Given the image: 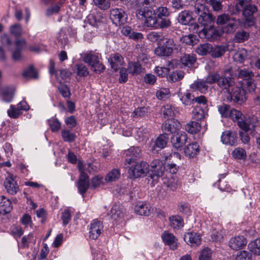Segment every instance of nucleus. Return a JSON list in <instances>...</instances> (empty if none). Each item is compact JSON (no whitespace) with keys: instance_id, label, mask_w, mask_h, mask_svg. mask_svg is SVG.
<instances>
[{"instance_id":"28","label":"nucleus","mask_w":260,"mask_h":260,"mask_svg":"<svg viewBox=\"0 0 260 260\" xmlns=\"http://www.w3.org/2000/svg\"><path fill=\"white\" fill-rule=\"evenodd\" d=\"M162 130H179L181 127L180 123L176 119L166 120L162 125Z\"/></svg>"},{"instance_id":"4","label":"nucleus","mask_w":260,"mask_h":260,"mask_svg":"<svg viewBox=\"0 0 260 260\" xmlns=\"http://www.w3.org/2000/svg\"><path fill=\"white\" fill-rule=\"evenodd\" d=\"M165 160H160L156 159L153 160L150 166L152 168L151 173L150 174L151 178L154 181L156 180L159 177L162 176L165 169V162L171 158L176 157L180 159L181 156L177 152H174L166 155L164 156Z\"/></svg>"},{"instance_id":"21","label":"nucleus","mask_w":260,"mask_h":260,"mask_svg":"<svg viewBox=\"0 0 260 260\" xmlns=\"http://www.w3.org/2000/svg\"><path fill=\"white\" fill-rule=\"evenodd\" d=\"M237 134L236 131H223L221 136L223 144L231 146L234 145L237 141Z\"/></svg>"},{"instance_id":"8","label":"nucleus","mask_w":260,"mask_h":260,"mask_svg":"<svg viewBox=\"0 0 260 260\" xmlns=\"http://www.w3.org/2000/svg\"><path fill=\"white\" fill-rule=\"evenodd\" d=\"M78 168L80 173L78 188L80 193L83 195L87 191L89 186L88 177L85 172L86 170H87V168L86 166L84 165L81 160L78 161Z\"/></svg>"},{"instance_id":"19","label":"nucleus","mask_w":260,"mask_h":260,"mask_svg":"<svg viewBox=\"0 0 260 260\" xmlns=\"http://www.w3.org/2000/svg\"><path fill=\"white\" fill-rule=\"evenodd\" d=\"M24 39H18L15 42V49L12 51V58L15 61H20L23 57L21 51L25 45Z\"/></svg>"},{"instance_id":"41","label":"nucleus","mask_w":260,"mask_h":260,"mask_svg":"<svg viewBox=\"0 0 260 260\" xmlns=\"http://www.w3.org/2000/svg\"><path fill=\"white\" fill-rule=\"evenodd\" d=\"M249 37V33L244 30L236 32L234 37V41L236 43H243Z\"/></svg>"},{"instance_id":"49","label":"nucleus","mask_w":260,"mask_h":260,"mask_svg":"<svg viewBox=\"0 0 260 260\" xmlns=\"http://www.w3.org/2000/svg\"><path fill=\"white\" fill-rule=\"evenodd\" d=\"M232 156L236 159H245L246 152L242 148H236L232 152Z\"/></svg>"},{"instance_id":"35","label":"nucleus","mask_w":260,"mask_h":260,"mask_svg":"<svg viewBox=\"0 0 260 260\" xmlns=\"http://www.w3.org/2000/svg\"><path fill=\"white\" fill-rule=\"evenodd\" d=\"M212 50V45L209 43L200 44L196 48V52L200 55H206L211 53Z\"/></svg>"},{"instance_id":"3","label":"nucleus","mask_w":260,"mask_h":260,"mask_svg":"<svg viewBox=\"0 0 260 260\" xmlns=\"http://www.w3.org/2000/svg\"><path fill=\"white\" fill-rule=\"evenodd\" d=\"M216 23L218 25H222L221 28L223 33L233 34L242 24L240 19L231 17L229 15L222 14L218 16Z\"/></svg>"},{"instance_id":"48","label":"nucleus","mask_w":260,"mask_h":260,"mask_svg":"<svg viewBox=\"0 0 260 260\" xmlns=\"http://www.w3.org/2000/svg\"><path fill=\"white\" fill-rule=\"evenodd\" d=\"M120 175L119 170L117 169H114L107 175L105 177V180L108 182L115 181L119 178Z\"/></svg>"},{"instance_id":"9","label":"nucleus","mask_w":260,"mask_h":260,"mask_svg":"<svg viewBox=\"0 0 260 260\" xmlns=\"http://www.w3.org/2000/svg\"><path fill=\"white\" fill-rule=\"evenodd\" d=\"M110 18L113 23L116 26L125 24L127 20V15L124 10L115 8L110 11Z\"/></svg>"},{"instance_id":"22","label":"nucleus","mask_w":260,"mask_h":260,"mask_svg":"<svg viewBox=\"0 0 260 260\" xmlns=\"http://www.w3.org/2000/svg\"><path fill=\"white\" fill-rule=\"evenodd\" d=\"M184 241L191 246H196L201 244V238L200 234L189 232L184 235Z\"/></svg>"},{"instance_id":"52","label":"nucleus","mask_w":260,"mask_h":260,"mask_svg":"<svg viewBox=\"0 0 260 260\" xmlns=\"http://www.w3.org/2000/svg\"><path fill=\"white\" fill-rule=\"evenodd\" d=\"M184 76V73L182 71H176L169 75L168 80L173 82L181 80Z\"/></svg>"},{"instance_id":"43","label":"nucleus","mask_w":260,"mask_h":260,"mask_svg":"<svg viewBox=\"0 0 260 260\" xmlns=\"http://www.w3.org/2000/svg\"><path fill=\"white\" fill-rule=\"evenodd\" d=\"M194 12L199 15H203L205 13H207L209 11L208 8L204 4H202L199 2V1H196L194 5Z\"/></svg>"},{"instance_id":"31","label":"nucleus","mask_w":260,"mask_h":260,"mask_svg":"<svg viewBox=\"0 0 260 260\" xmlns=\"http://www.w3.org/2000/svg\"><path fill=\"white\" fill-rule=\"evenodd\" d=\"M147 38L152 43H160L166 39L164 33L161 31H151L147 34Z\"/></svg>"},{"instance_id":"30","label":"nucleus","mask_w":260,"mask_h":260,"mask_svg":"<svg viewBox=\"0 0 260 260\" xmlns=\"http://www.w3.org/2000/svg\"><path fill=\"white\" fill-rule=\"evenodd\" d=\"M197 58L193 54H185L180 59V62L184 67L190 68L196 62Z\"/></svg>"},{"instance_id":"45","label":"nucleus","mask_w":260,"mask_h":260,"mask_svg":"<svg viewBox=\"0 0 260 260\" xmlns=\"http://www.w3.org/2000/svg\"><path fill=\"white\" fill-rule=\"evenodd\" d=\"M36 236L32 233H29L28 235L23 236L21 239V246L23 248L28 247L29 244L36 243Z\"/></svg>"},{"instance_id":"1","label":"nucleus","mask_w":260,"mask_h":260,"mask_svg":"<svg viewBox=\"0 0 260 260\" xmlns=\"http://www.w3.org/2000/svg\"><path fill=\"white\" fill-rule=\"evenodd\" d=\"M152 0H136L135 4L136 15L139 20L144 21V24L147 27L158 28L157 19L154 11L148 7Z\"/></svg>"},{"instance_id":"5","label":"nucleus","mask_w":260,"mask_h":260,"mask_svg":"<svg viewBox=\"0 0 260 260\" xmlns=\"http://www.w3.org/2000/svg\"><path fill=\"white\" fill-rule=\"evenodd\" d=\"M163 43H158L154 50L156 55L160 57L170 56L174 51L177 49L176 45L173 39L166 38Z\"/></svg>"},{"instance_id":"26","label":"nucleus","mask_w":260,"mask_h":260,"mask_svg":"<svg viewBox=\"0 0 260 260\" xmlns=\"http://www.w3.org/2000/svg\"><path fill=\"white\" fill-rule=\"evenodd\" d=\"M199 151V146L197 142H192L184 148V153L190 158L195 157Z\"/></svg>"},{"instance_id":"33","label":"nucleus","mask_w":260,"mask_h":260,"mask_svg":"<svg viewBox=\"0 0 260 260\" xmlns=\"http://www.w3.org/2000/svg\"><path fill=\"white\" fill-rule=\"evenodd\" d=\"M214 20L212 15L208 11L207 13H205L203 15H201L198 18V22L204 27L206 25H208L213 22Z\"/></svg>"},{"instance_id":"25","label":"nucleus","mask_w":260,"mask_h":260,"mask_svg":"<svg viewBox=\"0 0 260 260\" xmlns=\"http://www.w3.org/2000/svg\"><path fill=\"white\" fill-rule=\"evenodd\" d=\"M12 209L11 202L5 196H0V213L5 214L10 212Z\"/></svg>"},{"instance_id":"58","label":"nucleus","mask_w":260,"mask_h":260,"mask_svg":"<svg viewBox=\"0 0 260 260\" xmlns=\"http://www.w3.org/2000/svg\"><path fill=\"white\" fill-rule=\"evenodd\" d=\"M192 116L197 120H201L204 118V110L200 106L196 107L192 110Z\"/></svg>"},{"instance_id":"62","label":"nucleus","mask_w":260,"mask_h":260,"mask_svg":"<svg viewBox=\"0 0 260 260\" xmlns=\"http://www.w3.org/2000/svg\"><path fill=\"white\" fill-rule=\"evenodd\" d=\"M61 219L63 225H67L71 219V211L69 208L66 209L61 214Z\"/></svg>"},{"instance_id":"37","label":"nucleus","mask_w":260,"mask_h":260,"mask_svg":"<svg viewBox=\"0 0 260 260\" xmlns=\"http://www.w3.org/2000/svg\"><path fill=\"white\" fill-rule=\"evenodd\" d=\"M170 225L174 229H179L183 226V220L178 215H174L170 217Z\"/></svg>"},{"instance_id":"17","label":"nucleus","mask_w":260,"mask_h":260,"mask_svg":"<svg viewBox=\"0 0 260 260\" xmlns=\"http://www.w3.org/2000/svg\"><path fill=\"white\" fill-rule=\"evenodd\" d=\"M247 243V240L244 236H237L231 238L229 245L231 249L238 250L244 248Z\"/></svg>"},{"instance_id":"16","label":"nucleus","mask_w":260,"mask_h":260,"mask_svg":"<svg viewBox=\"0 0 260 260\" xmlns=\"http://www.w3.org/2000/svg\"><path fill=\"white\" fill-rule=\"evenodd\" d=\"M125 165H131L139 158L141 156V150L137 147H131L125 151Z\"/></svg>"},{"instance_id":"60","label":"nucleus","mask_w":260,"mask_h":260,"mask_svg":"<svg viewBox=\"0 0 260 260\" xmlns=\"http://www.w3.org/2000/svg\"><path fill=\"white\" fill-rule=\"evenodd\" d=\"M211 256V250L208 248H205L201 252L199 260H213Z\"/></svg>"},{"instance_id":"59","label":"nucleus","mask_w":260,"mask_h":260,"mask_svg":"<svg viewBox=\"0 0 260 260\" xmlns=\"http://www.w3.org/2000/svg\"><path fill=\"white\" fill-rule=\"evenodd\" d=\"M236 260H252V255L250 252L243 250L237 253Z\"/></svg>"},{"instance_id":"46","label":"nucleus","mask_w":260,"mask_h":260,"mask_svg":"<svg viewBox=\"0 0 260 260\" xmlns=\"http://www.w3.org/2000/svg\"><path fill=\"white\" fill-rule=\"evenodd\" d=\"M226 47L224 46H217L213 48L212 47V50L211 51V55L214 58H218L222 55L225 52Z\"/></svg>"},{"instance_id":"29","label":"nucleus","mask_w":260,"mask_h":260,"mask_svg":"<svg viewBox=\"0 0 260 260\" xmlns=\"http://www.w3.org/2000/svg\"><path fill=\"white\" fill-rule=\"evenodd\" d=\"M123 217V209L120 205H114L111 209V217L114 220H119Z\"/></svg>"},{"instance_id":"57","label":"nucleus","mask_w":260,"mask_h":260,"mask_svg":"<svg viewBox=\"0 0 260 260\" xmlns=\"http://www.w3.org/2000/svg\"><path fill=\"white\" fill-rule=\"evenodd\" d=\"M256 11L257 8L256 6L249 3L242 11L243 15L246 18L248 17L252 16Z\"/></svg>"},{"instance_id":"27","label":"nucleus","mask_w":260,"mask_h":260,"mask_svg":"<svg viewBox=\"0 0 260 260\" xmlns=\"http://www.w3.org/2000/svg\"><path fill=\"white\" fill-rule=\"evenodd\" d=\"M178 20L182 24L189 25L192 24L193 19L188 11L184 10L179 13Z\"/></svg>"},{"instance_id":"56","label":"nucleus","mask_w":260,"mask_h":260,"mask_svg":"<svg viewBox=\"0 0 260 260\" xmlns=\"http://www.w3.org/2000/svg\"><path fill=\"white\" fill-rule=\"evenodd\" d=\"M231 109L230 105L224 104L218 106V111L222 117H228Z\"/></svg>"},{"instance_id":"32","label":"nucleus","mask_w":260,"mask_h":260,"mask_svg":"<svg viewBox=\"0 0 260 260\" xmlns=\"http://www.w3.org/2000/svg\"><path fill=\"white\" fill-rule=\"evenodd\" d=\"M237 76L238 78L248 80H251L254 76V73L251 69L244 68L238 70Z\"/></svg>"},{"instance_id":"54","label":"nucleus","mask_w":260,"mask_h":260,"mask_svg":"<svg viewBox=\"0 0 260 260\" xmlns=\"http://www.w3.org/2000/svg\"><path fill=\"white\" fill-rule=\"evenodd\" d=\"M7 113L10 117L16 118L21 114V112L17 106L11 105L10 108L7 110Z\"/></svg>"},{"instance_id":"14","label":"nucleus","mask_w":260,"mask_h":260,"mask_svg":"<svg viewBox=\"0 0 260 260\" xmlns=\"http://www.w3.org/2000/svg\"><path fill=\"white\" fill-rule=\"evenodd\" d=\"M103 231V223L97 219L93 220L90 224L89 231V238L93 240L98 239Z\"/></svg>"},{"instance_id":"36","label":"nucleus","mask_w":260,"mask_h":260,"mask_svg":"<svg viewBox=\"0 0 260 260\" xmlns=\"http://www.w3.org/2000/svg\"><path fill=\"white\" fill-rule=\"evenodd\" d=\"M179 96L180 101L184 105L189 106L193 104L194 95L189 92L180 93Z\"/></svg>"},{"instance_id":"11","label":"nucleus","mask_w":260,"mask_h":260,"mask_svg":"<svg viewBox=\"0 0 260 260\" xmlns=\"http://www.w3.org/2000/svg\"><path fill=\"white\" fill-rule=\"evenodd\" d=\"M83 61L91 66L92 70L100 73L104 71L105 67L100 63L98 56L91 53H87L83 58Z\"/></svg>"},{"instance_id":"51","label":"nucleus","mask_w":260,"mask_h":260,"mask_svg":"<svg viewBox=\"0 0 260 260\" xmlns=\"http://www.w3.org/2000/svg\"><path fill=\"white\" fill-rule=\"evenodd\" d=\"M247 53L245 49H241L236 52L234 55V59L240 63L243 62L246 58Z\"/></svg>"},{"instance_id":"7","label":"nucleus","mask_w":260,"mask_h":260,"mask_svg":"<svg viewBox=\"0 0 260 260\" xmlns=\"http://www.w3.org/2000/svg\"><path fill=\"white\" fill-rule=\"evenodd\" d=\"M18 178L10 173L7 172L4 182V186L7 192L11 195H15L20 190L18 184Z\"/></svg>"},{"instance_id":"50","label":"nucleus","mask_w":260,"mask_h":260,"mask_svg":"<svg viewBox=\"0 0 260 260\" xmlns=\"http://www.w3.org/2000/svg\"><path fill=\"white\" fill-rule=\"evenodd\" d=\"M161 111L165 118L172 117L175 115L174 107L169 104L164 106Z\"/></svg>"},{"instance_id":"23","label":"nucleus","mask_w":260,"mask_h":260,"mask_svg":"<svg viewBox=\"0 0 260 260\" xmlns=\"http://www.w3.org/2000/svg\"><path fill=\"white\" fill-rule=\"evenodd\" d=\"M2 98L4 101L7 103L11 102L14 97L15 88L13 86H5L0 88Z\"/></svg>"},{"instance_id":"13","label":"nucleus","mask_w":260,"mask_h":260,"mask_svg":"<svg viewBox=\"0 0 260 260\" xmlns=\"http://www.w3.org/2000/svg\"><path fill=\"white\" fill-rule=\"evenodd\" d=\"M172 134L171 142L174 147L178 149L185 144L187 136L184 131H173Z\"/></svg>"},{"instance_id":"20","label":"nucleus","mask_w":260,"mask_h":260,"mask_svg":"<svg viewBox=\"0 0 260 260\" xmlns=\"http://www.w3.org/2000/svg\"><path fill=\"white\" fill-rule=\"evenodd\" d=\"M111 67L116 71L124 64V61L122 56L118 53L112 54L108 59Z\"/></svg>"},{"instance_id":"40","label":"nucleus","mask_w":260,"mask_h":260,"mask_svg":"<svg viewBox=\"0 0 260 260\" xmlns=\"http://www.w3.org/2000/svg\"><path fill=\"white\" fill-rule=\"evenodd\" d=\"M168 140L169 137L167 134L160 135L155 140V146L160 149L164 148L167 145Z\"/></svg>"},{"instance_id":"12","label":"nucleus","mask_w":260,"mask_h":260,"mask_svg":"<svg viewBox=\"0 0 260 260\" xmlns=\"http://www.w3.org/2000/svg\"><path fill=\"white\" fill-rule=\"evenodd\" d=\"M231 69L225 70L224 75L221 77L219 76L217 84L218 86L225 89L228 92H230V88L235 84L234 79L231 76L225 77L228 73L231 76Z\"/></svg>"},{"instance_id":"24","label":"nucleus","mask_w":260,"mask_h":260,"mask_svg":"<svg viewBox=\"0 0 260 260\" xmlns=\"http://www.w3.org/2000/svg\"><path fill=\"white\" fill-rule=\"evenodd\" d=\"M135 211L140 215L148 216L152 212L153 209L149 204L140 202L136 205Z\"/></svg>"},{"instance_id":"6","label":"nucleus","mask_w":260,"mask_h":260,"mask_svg":"<svg viewBox=\"0 0 260 260\" xmlns=\"http://www.w3.org/2000/svg\"><path fill=\"white\" fill-rule=\"evenodd\" d=\"M128 174L131 178H137L146 176L149 171V165L145 161L135 162L128 165Z\"/></svg>"},{"instance_id":"15","label":"nucleus","mask_w":260,"mask_h":260,"mask_svg":"<svg viewBox=\"0 0 260 260\" xmlns=\"http://www.w3.org/2000/svg\"><path fill=\"white\" fill-rule=\"evenodd\" d=\"M199 35L201 38L206 39L211 41L217 39L219 36L218 31L211 26L208 28L204 27L201 30H199Z\"/></svg>"},{"instance_id":"61","label":"nucleus","mask_w":260,"mask_h":260,"mask_svg":"<svg viewBox=\"0 0 260 260\" xmlns=\"http://www.w3.org/2000/svg\"><path fill=\"white\" fill-rule=\"evenodd\" d=\"M249 4V0H237L235 5L234 13L243 11L244 9Z\"/></svg>"},{"instance_id":"55","label":"nucleus","mask_w":260,"mask_h":260,"mask_svg":"<svg viewBox=\"0 0 260 260\" xmlns=\"http://www.w3.org/2000/svg\"><path fill=\"white\" fill-rule=\"evenodd\" d=\"M10 33L16 37H19L22 34V28L20 24H15L10 27Z\"/></svg>"},{"instance_id":"44","label":"nucleus","mask_w":260,"mask_h":260,"mask_svg":"<svg viewBox=\"0 0 260 260\" xmlns=\"http://www.w3.org/2000/svg\"><path fill=\"white\" fill-rule=\"evenodd\" d=\"M141 66L136 62H129L127 67V71L133 75H137L141 72Z\"/></svg>"},{"instance_id":"18","label":"nucleus","mask_w":260,"mask_h":260,"mask_svg":"<svg viewBox=\"0 0 260 260\" xmlns=\"http://www.w3.org/2000/svg\"><path fill=\"white\" fill-rule=\"evenodd\" d=\"M165 244L169 246L172 250H175L178 247V241L175 236L167 231L164 232L161 236Z\"/></svg>"},{"instance_id":"10","label":"nucleus","mask_w":260,"mask_h":260,"mask_svg":"<svg viewBox=\"0 0 260 260\" xmlns=\"http://www.w3.org/2000/svg\"><path fill=\"white\" fill-rule=\"evenodd\" d=\"M228 101H234L239 104H241L246 100V91L242 87H233L232 91L228 92Z\"/></svg>"},{"instance_id":"53","label":"nucleus","mask_w":260,"mask_h":260,"mask_svg":"<svg viewBox=\"0 0 260 260\" xmlns=\"http://www.w3.org/2000/svg\"><path fill=\"white\" fill-rule=\"evenodd\" d=\"M148 113L147 108L145 107L138 108L136 109L132 113L133 118L143 117L146 115Z\"/></svg>"},{"instance_id":"39","label":"nucleus","mask_w":260,"mask_h":260,"mask_svg":"<svg viewBox=\"0 0 260 260\" xmlns=\"http://www.w3.org/2000/svg\"><path fill=\"white\" fill-rule=\"evenodd\" d=\"M250 251L256 255H260V237L250 242L248 244Z\"/></svg>"},{"instance_id":"64","label":"nucleus","mask_w":260,"mask_h":260,"mask_svg":"<svg viewBox=\"0 0 260 260\" xmlns=\"http://www.w3.org/2000/svg\"><path fill=\"white\" fill-rule=\"evenodd\" d=\"M77 74L79 76H86L89 72L86 67L83 64H79L77 65Z\"/></svg>"},{"instance_id":"47","label":"nucleus","mask_w":260,"mask_h":260,"mask_svg":"<svg viewBox=\"0 0 260 260\" xmlns=\"http://www.w3.org/2000/svg\"><path fill=\"white\" fill-rule=\"evenodd\" d=\"M66 28H61L58 33L57 39L63 47L68 44L69 40Z\"/></svg>"},{"instance_id":"63","label":"nucleus","mask_w":260,"mask_h":260,"mask_svg":"<svg viewBox=\"0 0 260 260\" xmlns=\"http://www.w3.org/2000/svg\"><path fill=\"white\" fill-rule=\"evenodd\" d=\"M95 5L101 9L107 10L110 7L109 0H94Z\"/></svg>"},{"instance_id":"42","label":"nucleus","mask_w":260,"mask_h":260,"mask_svg":"<svg viewBox=\"0 0 260 260\" xmlns=\"http://www.w3.org/2000/svg\"><path fill=\"white\" fill-rule=\"evenodd\" d=\"M65 0H59L57 3L48 8L46 12V15L47 16H50L53 14L57 13L59 11L61 7L65 3Z\"/></svg>"},{"instance_id":"34","label":"nucleus","mask_w":260,"mask_h":260,"mask_svg":"<svg viewBox=\"0 0 260 260\" xmlns=\"http://www.w3.org/2000/svg\"><path fill=\"white\" fill-rule=\"evenodd\" d=\"M206 81L201 80L194 81L190 85V88L194 90H198L201 93H205L208 88Z\"/></svg>"},{"instance_id":"38","label":"nucleus","mask_w":260,"mask_h":260,"mask_svg":"<svg viewBox=\"0 0 260 260\" xmlns=\"http://www.w3.org/2000/svg\"><path fill=\"white\" fill-rule=\"evenodd\" d=\"M101 15L96 11H92L86 17V21L91 25L95 26L101 19Z\"/></svg>"},{"instance_id":"2","label":"nucleus","mask_w":260,"mask_h":260,"mask_svg":"<svg viewBox=\"0 0 260 260\" xmlns=\"http://www.w3.org/2000/svg\"><path fill=\"white\" fill-rule=\"evenodd\" d=\"M228 117L237 121L242 130H253L259 125V122L256 116L246 117L240 111L235 109H231Z\"/></svg>"}]
</instances>
